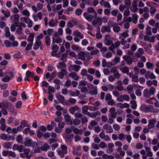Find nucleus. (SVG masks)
<instances>
[{
  "label": "nucleus",
  "mask_w": 159,
  "mask_h": 159,
  "mask_svg": "<svg viewBox=\"0 0 159 159\" xmlns=\"http://www.w3.org/2000/svg\"><path fill=\"white\" fill-rule=\"evenodd\" d=\"M15 74V71L7 70L4 72V77L2 80L5 82H8L13 79Z\"/></svg>",
  "instance_id": "nucleus-1"
},
{
  "label": "nucleus",
  "mask_w": 159,
  "mask_h": 159,
  "mask_svg": "<svg viewBox=\"0 0 159 159\" xmlns=\"http://www.w3.org/2000/svg\"><path fill=\"white\" fill-rule=\"evenodd\" d=\"M129 36L127 32H125L122 34H120L119 36V39L121 40V44L124 45L123 48L124 49H126L128 48L129 47V44L127 43L126 45H125L126 44V43L127 42V41H125V39Z\"/></svg>",
  "instance_id": "nucleus-2"
},
{
  "label": "nucleus",
  "mask_w": 159,
  "mask_h": 159,
  "mask_svg": "<svg viewBox=\"0 0 159 159\" xmlns=\"http://www.w3.org/2000/svg\"><path fill=\"white\" fill-rule=\"evenodd\" d=\"M100 52L102 54V56L103 57L107 58H109L112 56V54L111 52L108 51L107 48L104 47H102L100 49Z\"/></svg>",
  "instance_id": "nucleus-3"
},
{
  "label": "nucleus",
  "mask_w": 159,
  "mask_h": 159,
  "mask_svg": "<svg viewBox=\"0 0 159 159\" xmlns=\"http://www.w3.org/2000/svg\"><path fill=\"white\" fill-rule=\"evenodd\" d=\"M155 91V89L153 87H151L149 89H145L143 91V95L145 97L148 98L153 95Z\"/></svg>",
  "instance_id": "nucleus-4"
},
{
  "label": "nucleus",
  "mask_w": 159,
  "mask_h": 159,
  "mask_svg": "<svg viewBox=\"0 0 159 159\" xmlns=\"http://www.w3.org/2000/svg\"><path fill=\"white\" fill-rule=\"evenodd\" d=\"M87 82L84 80H81L79 82L78 88L81 89L82 92H85L87 91V88L85 86L87 85Z\"/></svg>",
  "instance_id": "nucleus-5"
},
{
  "label": "nucleus",
  "mask_w": 159,
  "mask_h": 159,
  "mask_svg": "<svg viewBox=\"0 0 159 159\" xmlns=\"http://www.w3.org/2000/svg\"><path fill=\"white\" fill-rule=\"evenodd\" d=\"M30 152V150L28 148H25L23 152V153L20 154V156L22 158H26L27 159H30L31 156L29 154Z\"/></svg>",
  "instance_id": "nucleus-6"
},
{
  "label": "nucleus",
  "mask_w": 159,
  "mask_h": 159,
  "mask_svg": "<svg viewBox=\"0 0 159 159\" xmlns=\"http://www.w3.org/2000/svg\"><path fill=\"white\" fill-rule=\"evenodd\" d=\"M87 86L90 90L89 93L92 95H96L98 93L97 87L92 84H88Z\"/></svg>",
  "instance_id": "nucleus-7"
},
{
  "label": "nucleus",
  "mask_w": 159,
  "mask_h": 159,
  "mask_svg": "<svg viewBox=\"0 0 159 159\" xmlns=\"http://www.w3.org/2000/svg\"><path fill=\"white\" fill-rule=\"evenodd\" d=\"M62 39L58 36L57 33L56 32L53 36L52 43H56L59 44L60 45V44L62 43Z\"/></svg>",
  "instance_id": "nucleus-8"
},
{
  "label": "nucleus",
  "mask_w": 159,
  "mask_h": 159,
  "mask_svg": "<svg viewBox=\"0 0 159 159\" xmlns=\"http://www.w3.org/2000/svg\"><path fill=\"white\" fill-rule=\"evenodd\" d=\"M21 20L25 22L27 24L28 27L30 28L32 27L33 21L28 17H22L21 18Z\"/></svg>",
  "instance_id": "nucleus-9"
},
{
  "label": "nucleus",
  "mask_w": 159,
  "mask_h": 159,
  "mask_svg": "<svg viewBox=\"0 0 159 159\" xmlns=\"http://www.w3.org/2000/svg\"><path fill=\"white\" fill-rule=\"evenodd\" d=\"M78 22V21L77 19L72 18L71 20L67 22V25L69 28H72L76 25Z\"/></svg>",
  "instance_id": "nucleus-10"
},
{
  "label": "nucleus",
  "mask_w": 159,
  "mask_h": 159,
  "mask_svg": "<svg viewBox=\"0 0 159 159\" xmlns=\"http://www.w3.org/2000/svg\"><path fill=\"white\" fill-rule=\"evenodd\" d=\"M64 111L63 113V115L64 116V118L65 120L67 122V124L69 125H71L73 124V122L71 120V118L70 116L67 114H65V112L67 111V110H64Z\"/></svg>",
  "instance_id": "nucleus-11"
},
{
  "label": "nucleus",
  "mask_w": 159,
  "mask_h": 159,
  "mask_svg": "<svg viewBox=\"0 0 159 159\" xmlns=\"http://www.w3.org/2000/svg\"><path fill=\"white\" fill-rule=\"evenodd\" d=\"M129 97L128 95L124 94L120 95L117 98V100L119 102H123L124 101H129Z\"/></svg>",
  "instance_id": "nucleus-12"
},
{
  "label": "nucleus",
  "mask_w": 159,
  "mask_h": 159,
  "mask_svg": "<svg viewBox=\"0 0 159 159\" xmlns=\"http://www.w3.org/2000/svg\"><path fill=\"white\" fill-rule=\"evenodd\" d=\"M104 43L107 46L110 45L113 43V42L111 40L110 35H107L105 36Z\"/></svg>",
  "instance_id": "nucleus-13"
},
{
  "label": "nucleus",
  "mask_w": 159,
  "mask_h": 159,
  "mask_svg": "<svg viewBox=\"0 0 159 159\" xmlns=\"http://www.w3.org/2000/svg\"><path fill=\"white\" fill-rule=\"evenodd\" d=\"M103 128L104 129L107 130V133H110L113 132V129L111 126L107 124H105L103 126Z\"/></svg>",
  "instance_id": "nucleus-14"
},
{
  "label": "nucleus",
  "mask_w": 159,
  "mask_h": 159,
  "mask_svg": "<svg viewBox=\"0 0 159 159\" xmlns=\"http://www.w3.org/2000/svg\"><path fill=\"white\" fill-rule=\"evenodd\" d=\"M80 68V66L77 65H70L69 67V70L70 71L74 70L75 71H78Z\"/></svg>",
  "instance_id": "nucleus-15"
},
{
  "label": "nucleus",
  "mask_w": 159,
  "mask_h": 159,
  "mask_svg": "<svg viewBox=\"0 0 159 159\" xmlns=\"http://www.w3.org/2000/svg\"><path fill=\"white\" fill-rule=\"evenodd\" d=\"M83 16L89 22H91L93 18L92 15L89 14L86 12L84 13Z\"/></svg>",
  "instance_id": "nucleus-16"
},
{
  "label": "nucleus",
  "mask_w": 159,
  "mask_h": 159,
  "mask_svg": "<svg viewBox=\"0 0 159 159\" xmlns=\"http://www.w3.org/2000/svg\"><path fill=\"white\" fill-rule=\"evenodd\" d=\"M138 0H134L133 2L132 3V6L130 7V10L131 11L133 12H136L138 8L137 6V2Z\"/></svg>",
  "instance_id": "nucleus-17"
},
{
  "label": "nucleus",
  "mask_w": 159,
  "mask_h": 159,
  "mask_svg": "<svg viewBox=\"0 0 159 159\" xmlns=\"http://www.w3.org/2000/svg\"><path fill=\"white\" fill-rule=\"evenodd\" d=\"M20 16L18 14H15L10 17L11 20L13 21L15 24H18L19 23V19Z\"/></svg>",
  "instance_id": "nucleus-18"
},
{
  "label": "nucleus",
  "mask_w": 159,
  "mask_h": 159,
  "mask_svg": "<svg viewBox=\"0 0 159 159\" xmlns=\"http://www.w3.org/2000/svg\"><path fill=\"white\" fill-rule=\"evenodd\" d=\"M57 67L58 68L60 69L62 71L65 72L66 69V64L63 62H59L58 64L57 65Z\"/></svg>",
  "instance_id": "nucleus-19"
},
{
  "label": "nucleus",
  "mask_w": 159,
  "mask_h": 159,
  "mask_svg": "<svg viewBox=\"0 0 159 159\" xmlns=\"http://www.w3.org/2000/svg\"><path fill=\"white\" fill-rule=\"evenodd\" d=\"M57 23L58 20L57 19H51L48 23V25L50 27H53L57 26Z\"/></svg>",
  "instance_id": "nucleus-20"
},
{
  "label": "nucleus",
  "mask_w": 159,
  "mask_h": 159,
  "mask_svg": "<svg viewBox=\"0 0 159 159\" xmlns=\"http://www.w3.org/2000/svg\"><path fill=\"white\" fill-rule=\"evenodd\" d=\"M73 35L76 37H78L80 39H82L84 38V36L83 34L81 33L78 30H76L74 31L73 32Z\"/></svg>",
  "instance_id": "nucleus-21"
},
{
  "label": "nucleus",
  "mask_w": 159,
  "mask_h": 159,
  "mask_svg": "<svg viewBox=\"0 0 159 159\" xmlns=\"http://www.w3.org/2000/svg\"><path fill=\"white\" fill-rule=\"evenodd\" d=\"M74 135L73 134H66L64 137V138L66 140V142L68 143L67 140L70 142H71L73 140L74 138Z\"/></svg>",
  "instance_id": "nucleus-22"
},
{
  "label": "nucleus",
  "mask_w": 159,
  "mask_h": 159,
  "mask_svg": "<svg viewBox=\"0 0 159 159\" xmlns=\"http://www.w3.org/2000/svg\"><path fill=\"white\" fill-rule=\"evenodd\" d=\"M9 105L12 106V104L7 101H4L2 102H0V109L7 108V107Z\"/></svg>",
  "instance_id": "nucleus-23"
},
{
  "label": "nucleus",
  "mask_w": 159,
  "mask_h": 159,
  "mask_svg": "<svg viewBox=\"0 0 159 159\" xmlns=\"http://www.w3.org/2000/svg\"><path fill=\"white\" fill-rule=\"evenodd\" d=\"M120 61V57H116L115 58L111 60V63L109 64H111V66H115L117 63L119 62Z\"/></svg>",
  "instance_id": "nucleus-24"
},
{
  "label": "nucleus",
  "mask_w": 159,
  "mask_h": 159,
  "mask_svg": "<svg viewBox=\"0 0 159 159\" xmlns=\"http://www.w3.org/2000/svg\"><path fill=\"white\" fill-rule=\"evenodd\" d=\"M145 77L147 79L150 78L151 79H153L156 78V76L153 73L149 71L147 72V73L145 75Z\"/></svg>",
  "instance_id": "nucleus-25"
},
{
  "label": "nucleus",
  "mask_w": 159,
  "mask_h": 159,
  "mask_svg": "<svg viewBox=\"0 0 159 159\" xmlns=\"http://www.w3.org/2000/svg\"><path fill=\"white\" fill-rule=\"evenodd\" d=\"M144 53V51L142 48H140L138 49V51L135 53V56L138 57H140L141 55Z\"/></svg>",
  "instance_id": "nucleus-26"
},
{
  "label": "nucleus",
  "mask_w": 159,
  "mask_h": 159,
  "mask_svg": "<svg viewBox=\"0 0 159 159\" xmlns=\"http://www.w3.org/2000/svg\"><path fill=\"white\" fill-rule=\"evenodd\" d=\"M35 34L34 33H30L27 39V41L30 43H33Z\"/></svg>",
  "instance_id": "nucleus-27"
},
{
  "label": "nucleus",
  "mask_w": 159,
  "mask_h": 159,
  "mask_svg": "<svg viewBox=\"0 0 159 159\" xmlns=\"http://www.w3.org/2000/svg\"><path fill=\"white\" fill-rule=\"evenodd\" d=\"M32 141V139H30L28 137H26V140L24 142V144L26 146L31 147Z\"/></svg>",
  "instance_id": "nucleus-28"
},
{
  "label": "nucleus",
  "mask_w": 159,
  "mask_h": 159,
  "mask_svg": "<svg viewBox=\"0 0 159 159\" xmlns=\"http://www.w3.org/2000/svg\"><path fill=\"white\" fill-rule=\"evenodd\" d=\"M116 110H109L110 113L109 114V116L113 118H115L117 114V112H116Z\"/></svg>",
  "instance_id": "nucleus-29"
},
{
  "label": "nucleus",
  "mask_w": 159,
  "mask_h": 159,
  "mask_svg": "<svg viewBox=\"0 0 159 159\" xmlns=\"http://www.w3.org/2000/svg\"><path fill=\"white\" fill-rule=\"evenodd\" d=\"M123 57L128 64L130 65L132 63V59L129 56L127 55H124Z\"/></svg>",
  "instance_id": "nucleus-30"
},
{
  "label": "nucleus",
  "mask_w": 159,
  "mask_h": 159,
  "mask_svg": "<svg viewBox=\"0 0 159 159\" xmlns=\"http://www.w3.org/2000/svg\"><path fill=\"white\" fill-rule=\"evenodd\" d=\"M111 63V62L107 63L105 59H103L102 61V66L103 67H105L106 66L108 67H111V64H109V63Z\"/></svg>",
  "instance_id": "nucleus-31"
},
{
  "label": "nucleus",
  "mask_w": 159,
  "mask_h": 159,
  "mask_svg": "<svg viewBox=\"0 0 159 159\" xmlns=\"http://www.w3.org/2000/svg\"><path fill=\"white\" fill-rule=\"evenodd\" d=\"M156 122V120L155 119H152L149 121L148 126L149 129L153 128L154 126V123Z\"/></svg>",
  "instance_id": "nucleus-32"
},
{
  "label": "nucleus",
  "mask_w": 159,
  "mask_h": 159,
  "mask_svg": "<svg viewBox=\"0 0 159 159\" xmlns=\"http://www.w3.org/2000/svg\"><path fill=\"white\" fill-rule=\"evenodd\" d=\"M111 31L110 28L108 26H103L101 28V32L104 33L105 32L109 33Z\"/></svg>",
  "instance_id": "nucleus-33"
},
{
  "label": "nucleus",
  "mask_w": 159,
  "mask_h": 159,
  "mask_svg": "<svg viewBox=\"0 0 159 159\" xmlns=\"http://www.w3.org/2000/svg\"><path fill=\"white\" fill-rule=\"evenodd\" d=\"M129 76L132 79V80L134 82H138L139 80L138 76L134 75L133 73H130L129 74Z\"/></svg>",
  "instance_id": "nucleus-34"
},
{
  "label": "nucleus",
  "mask_w": 159,
  "mask_h": 159,
  "mask_svg": "<svg viewBox=\"0 0 159 159\" xmlns=\"http://www.w3.org/2000/svg\"><path fill=\"white\" fill-rule=\"evenodd\" d=\"M76 102V100L75 99L70 98L69 100L66 101L65 104L67 105H70Z\"/></svg>",
  "instance_id": "nucleus-35"
},
{
  "label": "nucleus",
  "mask_w": 159,
  "mask_h": 159,
  "mask_svg": "<svg viewBox=\"0 0 159 159\" xmlns=\"http://www.w3.org/2000/svg\"><path fill=\"white\" fill-rule=\"evenodd\" d=\"M117 106L120 108L123 109L124 108H128L129 107V105L127 103H118L117 104Z\"/></svg>",
  "instance_id": "nucleus-36"
},
{
  "label": "nucleus",
  "mask_w": 159,
  "mask_h": 159,
  "mask_svg": "<svg viewBox=\"0 0 159 159\" xmlns=\"http://www.w3.org/2000/svg\"><path fill=\"white\" fill-rule=\"evenodd\" d=\"M41 43L40 40H35V42L34 44L33 48L34 50L38 49L41 45Z\"/></svg>",
  "instance_id": "nucleus-37"
},
{
  "label": "nucleus",
  "mask_w": 159,
  "mask_h": 159,
  "mask_svg": "<svg viewBox=\"0 0 159 159\" xmlns=\"http://www.w3.org/2000/svg\"><path fill=\"white\" fill-rule=\"evenodd\" d=\"M56 97L58 100L62 103L64 102L65 98L62 95L57 94Z\"/></svg>",
  "instance_id": "nucleus-38"
},
{
  "label": "nucleus",
  "mask_w": 159,
  "mask_h": 159,
  "mask_svg": "<svg viewBox=\"0 0 159 159\" xmlns=\"http://www.w3.org/2000/svg\"><path fill=\"white\" fill-rule=\"evenodd\" d=\"M69 75L73 79L76 81L78 80L79 79V77L78 75L74 72H72L70 73L69 74Z\"/></svg>",
  "instance_id": "nucleus-39"
},
{
  "label": "nucleus",
  "mask_w": 159,
  "mask_h": 159,
  "mask_svg": "<svg viewBox=\"0 0 159 159\" xmlns=\"http://www.w3.org/2000/svg\"><path fill=\"white\" fill-rule=\"evenodd\" d=\"M100 4L101 5L104 6L105 7L108 8L111 7V6L109 2H106L104 0H101L100 2Z\"/></svg>",
  "instance_id": "nucleus-40"
},
{
  "label": "nucleus",
  "mask_w": 159,
  "mask_h": 159,
  "mask_svg": "<svg viewBox=\"0 0 159 159\" xmlns=\"http://www.w3.org/2000/svg\"><path fill=\"white\" fill-rule=\"evenodd\" d=\"M152 106L150 105H145L143 104L141 105L140 109H152Z\"/></svg>",
  "instance_id": "nucleus-41"
},
{
  "label": "nucleus",
  "mask_w": 159,
  "mask_h": 159,
  "mask_svg": "<svg viewBox=\"0 0 159 159\" xmlns=\"http://www.w3.org/2000/svg\"><path fill=\"white\" fill-rule=\"evenodd\" d=\"M114 145L113 143H109L108 145V148L109 150L107 151V152L108 153H110L113 151L112 148L114 147Z\"/></svg>",
  "instance_id": "nucleus-42"
},
{
  "label": "nucleus",
  "mask_w": 159,
  "mask_h": 159,
  "mask_svg": "<svg viewBox=\"0 0 159 159\" xmlns=\"http://www.w3.org/2000/svg\"><path fill=\"white\" fill-rule=\"evenodd\" d=\"M78 58L79 59L82 60H84L85 59V52L81 51L78 54Z\"/></svg>",
  "instance_id": "nucleus-43"
},
{
  "label": "nucleus",
  "mask_w": 159,
  "mask_h": 159,
  "mask_svg": "<svg viewBox=\"0 0 159 159\" xmlns=\"http://www.w3.org/2000/svg\"><path fill=\"white\" fill-rule=\"evenodd\" d=\"M41 147V150L44 151H47L49 148V145L47 143H45Z\"/></svg>",
  "instance_id": "nucleus-44"
},
{
  "label": "nucleus",
  "mask_w": 159,
  "mask_h": 159,
  "mask_svg": "<svg viewBox=\"0 0 159 159\" xmlns=\"http://www.w3.org/2000/svg\"><path fill=\"white\" fill-rule=\"evenodd\" d=\"M39 143H38L37 142L35 141H32L31 143V146L33 148H36L38 147L39 145H40L42 146V143L41 142H39Z\"/></svg>",
  "instance_id": "nucleus-45"
},
{
  "label": "nucleus",
  "mask_w": 159,
  "mask_h": 159,
  "mask_svg": "<svg viewBox=\"0 0 159 159\" xmlns=\"http://www.w3.org/2000/svg\"><path fill=\"white\" fill-rule=\"evenodd\" d=\"M20 124L23 128L25 127H29L30 125L28 122L25 120H22L21 121Z\"/></svg>",
  "instance_id": "nucleus-46"
},
{
  "label": "nucleus",
  "mask_w": 159,
  "mask_h": 159,
  "mask_svg": "<svg viewBox=\"0 0 159 159\" xmlns=\"http://www.w3.org/2000/svg\"><path fill=\"white\" fill-rule=\"evenodd\" d=\"M87 11L90 13H94V15L95 16H96L97 15V12L92 7H89L87 8Z\"/></svg>",
  "instance_id": "nucleus-47"
},
{
  "label": "nucleus",
  "mask_w": 159,
  "mask_h": 159,
  "mask_svg": "<svg viewBox=\"0 0 159 159\" xmlns=\"http://www.w3.org/2000/svg\"><path fill=\"white\" fill-rule=\"evenodd\" d=\"M101 114V113L98 111H97L96 112L90 113L89 115V116L92 118H94L96 117L97 116Z\"/></svg>",
  "instance_id": "nucleus-48"
},
{
  "label": "nucleus",
  "mask_w": 159,
  "mask_h": 159,
  "mask_svg": "<svg viewBox=\"0 0 159 159\" xmlns=\"http://www.w3.org/2000/svg\"><path fill=\"white\" fill-rule=\"evenodd\" d=\"M48 85V84L46 81H43L40 84V86L43 88L44 91H45V89L44 87H47Z\"/></svg>",
  "instance_id": "nucleus-49"
},
{
  "label": "nucleus",
  "mask_w": 159,
  "mask_h": 159,
  "mask_svg": "<svg viewBox=\"0 0 159 159\" xmlns=\"http://www.w3.org/2000/svg\"><path fill=\"white\" fill-rule=\"evenodd\" d=\"M138 18V15L136 14H134L132 16V20L134 23H136Z\"/></svg>",
  "instance_id": "nucleus-50"
},
{
  "label": "nucleus",
  "mask_w": 159,
  "mask_h": 159,
  "mask_svg": "<svg viewBox=\"0 0 159 159\" xmlns=\"http://www.w3.org/2000/svg\"><path fill=\"white\" fill-rule=\"evenodd\" d=\"M1 11L6 17H8L10 16V11L9 10H7L6 11H5L4 10H2Z\"/></svg>",
  "instance_id": "nucleus-51"
},
{
  "label": "nucleus",
  "mask_w": 159,
  "mask_h": 159,
  "mask_svg": "<svg viewBox=\"0 0 159 159\" xmlns=\"http://www.w3.org/2000/svg\"><path fill=\"white\" fill-rule=\"evenodd\" d=\"M120 69L123 73H126L127 74H128L129 69L128 67H126L124 68L120 67Z\"/></svg>",
  "instance_id": "nucleus-52"
},
{
  "label": "nucleus",
  "mask_w": 159,
  "mask_h": 159,
  "mask_svg": "<svg viewBox=\"0 0 159 159\" xmlns=\"http://www.w3.org/2000/svg\"><path fill=\"white\" fill-rule=\"evenodd\" d=\"M71 48L72 50L76 51H80L81 48L80 47L75 45H71Z\"/></svg>",
  "instance_id": "nucleus-53"
},
{
  "label": "nucleus",
  "mask_w": 159,
  "mask_h": 159,
  "mask_svg": "<svg viewBox=\"0 0 159 159\" xmlns=\"http://www.w3.org/2000/svg\"><path fill=\"white\" fill-rule=\"evenodd\" d=\"M5 36L7 37H9L10 35L9 28L7 27H6L5 28Z\"/></svg>",
  "instance_id": "nucleus-54"
},
{
  "label": "nucleus",
  "mask_w": 159,
  "mask_h": 159,
  "mask_svg": "<svg viewBox=\"0 0 159 159\" xmlns=\"http://www.w3.org/2000/svg\"><path fill=\"white\" fill-rule=\"evenodd\" d=\"M43 133L41 132L39 129L37 131V137L39 139H40L43 136Z\"/></svg>",
  "instance_id": "nucleus-55"
},
{
  "label": "nucleus",
  "mask_w": 159,
  "mask_h": 159,
  "mask_svg": "<svg viewBox=\"0 0 159 159\" xmlns=\"http://www.w3.org/2000/svg\"><path fill=\"white\" fill-rule=\"evenodd\" d=\"M3 147L7 149H11V143L10 142L4 143Z\"/></svg>",
  "instance_id": "nucleus-56"
},
{
  "label": "nucleus",
  "mask_w": 159,
  "mask_h": 159,
  "mask_svg": "<svg viewBox=\"0 0 159 159\" xmlns=\"http://www.w3.org/2000/svg\"><path fill=\"white\" fill-rule=\"evenodd\" d=\"M52 47L51 48V49L53 51H58L59 49V47L58 46L55 44L54 43H52Z\"/></svg>",
  "instance_id": "nucleus-57"
},
{
  "label": "nucleus",
  "mask_w": 159,
  "mask_h": 159,
  "mask_svg": "<svg viewBox=\"0 0 159 159\" xmlns=\"http://www.w3.org/2000/svg\"><path fill=\"white\" fill-rule=\"evenodd\" d=\"M130 103L131 108L133 109H136L137 106L136 102L135 101L132 100L131 101Z\"/></svg>",
  "instance_id": "nucleus-58"
},
{
  "label": "nucleus",
  "mask_w": 159,
  "mask_h": 159,
  "mask_svg": "<svg viewBox=\"0 0 159 159\" xmlns=\"http://www.w3.org/2000/svg\"><path fill=\"white\" fill-rule=\"evenodd\" d=\"M156 11L157 10L155 7H151L150 8V12L151 15L152 16H153Z\"/></svg>",
  "instance_id": "nucleus-59"
},
{
  "label": "nucleus",
  "mask_w": 159,
  "mask_h": 159,
  "mask_svg": "<svg viewBox=\"0 0 159 159\" xmlns=\"http://www.w3.org/2000/svg\"><path fill=\"white\" fill-rule=\"evenodd\" d=\"M146 66L148 69H152L154 67V65L149 62H147Z\"/></svg>",
  "instance_id": "nucleus-60"
},
{
  "label": "nucleus",
  "mask_w": 159,
  "mask_h": 159,
  "mask_svg": "<svg viewBox=\"0 0 159 159\" xmlns=\"http://www.w3.org/2000/svg\"><path fill=\"white\" fill-rule=\"evenodd\" d=\"M68 54L67 53H63L61 57V60L63 61H65L66 60V58L67 57Z\"/></svg>",
  "instance_id": "nucleus-61"
},
{
  "label": "nucleus",
  "mask_w": 159,
  "mask_h": 159,
  "mask_svg": "<svg viewBox=\"0 0 159 159\" xmlns=\"http://www.w3.org/2000/svg\"><path fill=\"white\" fill-rule=\"evenodd\" d=\"M133 86L131 85H129L127 87V89L129 93H131L133 92Z\"/></svg>",
  "instance_id": "nucleus-62"
},
{
  "label": "nucleus",
  "mask_w": 159,
  "mask_h": 159,
  "mask_svg": "<svg viewBox=\"0 0 159 159\" xmlns=\"http://www.w3.org/2000/svg\"><path fill=\"white\" fill-rule=\"evenodd\" d=\"M85 57L88 60L91 59L93 58L91 53H90L89 52H85Z\"/></svg>",
  "instance_id": "nucleus-63"
},
{
  "label": "nucleus",
  "mask_w": 159,
  "mask_h": 159,
  "mask_svg": "<svg viewBox=\"0 0 159 159\" xmlns=\"http://www.w3.org/2000/svg\"><path fill=\"white\" fill-rule=\"evenodd\" d=\"M21 13L23 16H28L30 15V13L27 10H24L21 12Z\"/></svg>",
  "instance_id": "nucleus-64"
}]
</instances>
